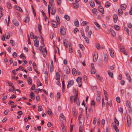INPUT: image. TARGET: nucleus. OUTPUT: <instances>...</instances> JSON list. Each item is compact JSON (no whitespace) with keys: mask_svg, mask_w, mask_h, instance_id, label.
<instances>
[{"mask_svg":"<svg viewBox=\"0 0 132 132\" xmlns=\"http://www.w3.org/2000/svg\"><path fill=\"white\" fill-rule=\"evenodd\" d=\"M31 7H32V11H33V12L34 13V16H36V13H35V11L34 10V8L33 7V6H31Z\"/></svg>","mask_w":132,"mask_h":132,"instance_id":"obj_54","label":"nucleus"},{"mask_svg":"<svg viewBox=\"0 0 132 132\" xmlns=\"http://www.w3.org/2000/svg\"><path fill=\"white\" fill-rule=\"evenodd\" d=\"M77 52L79 54V56L80 58H81L82 57V55L80 51L79 50H78L77 51Z\"/></svg>","mask_w":132,"mask_h":132,"instance_id":"obj_55","label":"nucleus"},{"mask_svg":"<svg viewBox=\"0 0 132 132\" xmlns=\"http://www.w3.org/2000/svg\"><path fill=\"white\" fill-rule=\"evenodd\" d=\"M39 42L38 40L35 39V40L34 42V45L35 46L37 47L39 44Z\"/></svg>","mask_w":132,"mask_h":132,"instance_id":"obj_14","label":"nucleus"},{"mask_svg":"<svg viewBox=\"0 0 132 132\" xmlns=\"http://www.w3.org/2000/svg\"><path fill=\"white\" fill-rule=\"evenodd\" d=\"M96 76L97 77V79L101 82L102 81V78L100 77V75L98 74H96Z\"/></svg>","mask_w":132,"mask_h":132,"instance_id":"obj_24","label":"nucleus"},{"mask_svg":"<svg viewBox=\"0 0 132 132\" xmlns=\"http://www.w3.org/2000/svg\"><path fill=\"white\" fill-rule=\"evenodd\" d=\"M47 113H48L50 115V116H51L52 115V112L50 109H48Z\"/></svg>","mask_w":132,"mask_h":132,"instance_id":"obj_43","label":"nucleus"},{"mask_svg":"<svg viewBox=\"0 0 132 132\" xmlns=\"http://www.w3.org/2000/svg\"><path fill=\"white\" fill-rule=\"evenodd\" d=\"M10 43L11 44V45L12 46H14L15 45V42H14V40L12 39H11L10 40Z\"/></svg>","mask_w":132,"mask_h":132,"instance_id":"obj_47","label":"nucleus"},{"mask_svg":"<svg viewBox=\"0 0 132 132\" xmlns=\"http://www.w3.org/2000/svg\"><path fill=\"white\" fill-rule=\"evenodd\" d=\"M126 105L127 107H130V103L129 101H127L126 102Z\"/></svg>","mask_w":132,"mask_h":132,"instance_id":"obj_32","label":"nucleus"},{"mask_svg":"<svg viewBox=\"0 0 132 132\" xmlns=\"http://www.w3.org/2000/svg\"><path fill=\"white\" fill-rule=\"evenodd\" d=\"M64 18L68 21H69L70 20V17L67 15H65Z\"/></svg>","mask_w":132,"mask_h":132,"instance_id":"obj_37","label":"nucleus"},{"mask_svg":"<svg viewBox=\"0 0 132 132\" xmlns=\"http://www.w3.org/2000/svg\"><path fill=\"white\" fill-rule=\"evenodd\" d=\"M43 110L42 107L41 105L38 106V111H41Z\"/></svg>","mask_w":132,"mask_h":132,"instance_id":"obj_44","label":"nucleus"},{"mask_svg":"<svg viewBox=\"0 0 132 132\" xmlns=\"http://www.w3.org/2000/svg\"><path fill=\"white\" fill-rule=\"evenodd\" d=\"M75 25L77 27H78L79 26V23L77 19L74 21Z\"/></svg>","mask_w":132,"mask_h":132,"instance_id":"obj_22","label":"nucleus"},{"mask_svg":"<svg viewBox=\"0 0 132 132\" xmlns=\"http://www.w3.org/2000/svg\"><path fill=\"white\" fill-rule=\"evenodd\" d=\"M110 31L111 32V34H112V36H114L116 35V33L112 29H110Z\"/></svg>","mask_w":132,"mask_h":132,"instance_id":"obj_27","label":"nucleus"},{"mask_svg":"<svg viewBox=\"0 0 132 132\" xmlns=\"http://www.w3.org/2000/svg\"><path fill=\"white\" fill-rule=\"evenodd\" d=\"M97 119L96 117H94L93 118V124L95 125L96 124V122Z\"/></svg>","mask_w":132,"mask_h":132,"instance_id":"obj_52","label":"nucleus"},{"mask_svg":"<svg viewBox=\"0 0 132 132\" xmlns=\"http://www.w3.org/2000/svg\"><path fill=\"white\" fill-rule=\"evenodd\" d=\"M8 83L9 84V86L11 87L12 88V90H13V89H14V87L13 86V84L11 82H8Z\"/></svg>","mask_w":132,"mask_h":132,"instance_id":"obj_29","label":"nucleus"},{"mask_svg":"<svg viewBox=\"0 0 132 132\" xmlns=\"http://www.w3.org/2000/svg\"><path fill=\"white\" fill-rule=\"evenodd\" d=\"M116 100L117 102L118 103H120V98L118 97H117L116 98Z\"/></svg>","mask_w":132,"mask_h":132,"instance_id":"obj_57","label":"nucleus"},{"mask_svg":"<svg viewBox=\"0 0 132 132\" xmlns=\"http://www.w3.org/2000/svg\"><path fill=\"white\" fill-rule=\"evenodd\" d=\"M12 22L13 24L16 26H18L19 25V23L16 19H13L12 20Z\"/></svg>","mask_w":132,"mask_h":132,"instance_id":"obj_8","label":"nucleus"},{"mask_svg":"<svg viewBox=\"0 0 132 132\" xmlns=\"http://www.w3.org/2000/svg\"><path fill=\"white\" fill-rule=\"evenodd\" d=\"M30 35L31 36V38L34 39L36 38H37V37L36 36L33 34L32 32H31L30 33Z\"/></svg>","mask_w":132,"mask_h":132,"instance_id":"obj_13","label":"nucleus"},{"mask_svg":"<svg viewBox=\"0 0 132 132\" xmlns=\"http://www.w3.org/2000/svg\"><path fill=\"white\" fill-rule=\"evenodd\" d=\"M112 126L113 127H114V128L115 130L117 132H119V129L117 127V126H116V125H113Z\"/></svg>","mask_w":132,"mask_h":132,"instance_id":"obj_30","label":"nucleus"},{"mask_svg":"<svg viewBox=\"0 0 132 132\" xmlns=\"http://www.w3.org/2000/svg\"><path fill=\"white\" fill-rule=\"evenodd\" d=\"M98 56V55H97V56L96 57V56L95 54H94L93 56V60L94 62H96L97 59V57Z\"/></svg>","mask_w":132,"mask_h":132,"instance_id":"obj_25","label":"nucleus"},{"mask_svg":"<svg viewBox=\"0 0 132 132\" xmlns=\"http://www.w3.org/2000/svg\"><path fill=\"white\" fill-rule=\"evenodd\" d=\"M114 27L115 29L117 30H119L120 29V27L118 26L115 25L114 26Z\"/></svg>","mask_w":132,"mask_h":132,"instance_id":"obj_42","label":"nucleus"},{"mask_svg":"<svg viewBox=\"0 0 132 132\" xmlns=\"http://www.w3.org/2000/svg\"><path fill=\"white\" fill-rule=\"evenodd\" d=\"M87 23V22L86 21H84L82 22L81 24L82 26H84Z\"/></svg>","mask_w":132,"mask_h":132,"instance_id":"obj_64","label":"nucleus"},{"mask_svg":"<svg viewBox=\"0 0 132 132\" xmlns=\"http://www.w3.org/2000/svg\"><path fill=\"white\" fill-rule=\"evenodd\" d=\"M121 7L123 10H125L126 7V5L125 4H123L121 5Z\"/></svg>","mask_w":132,"mask_h":132,"instance_id":"obj_36","label":"nucleus"},{"mask_svg":"<svg viewBox=\"0 0 132 132\" xmlns=\"http://www.w3.org/2000/svg\"><path fill=\"white\" fill-rule=\"evenodd\" d=\"M94 24L99 29L101 27L98 23L96 22H94Z\"/></svg>","mask_w":132,"mask_h":132,"instance_id":"obj_45","label":"nucleus"},{"mask_svg":"<svg viewBox=\"0 0 132 132\" xmlns=\"http://www.w3.org/2000/svg\"><path fill=\"white\" fill-rule=\"evenodd\" d=\"M79 6V4L78 3H75L73 6L75 9H77L78 8Z\"/></svg>","mask_w":132,"mask_h":132,"instance_id":"obj_31","label":"nucleus"},{"mask_svg":"<svg viewBox=\"0 0 132 132\" xmlns=\"http://www.w3.org/2000/svg\"><path fill=\"white\" fill-rule=\"evenodd\" d=\"M28 43L29 44H30V45L31 44V42H30V37H29V35H28Z\"/></svg>","mask_w":132,"mask_h":132,"instance_id":"obj_58","label":"nucleus"},{"mask_svg":"<svg viewBox=\"0 0 132 132\" xmlns=\"http://www.w3.org/2000/svg\"><path fill=\"white\" fill-rule=\"evenodd\" d=\"M35 85L34 84L32 85V86L31 87V89L33 90L35 89Z\"/></svg>","mask_w":132,"mask_h":132,"instance_id":"obj_63","label":"nucleus"},{"mask_svg":"<svg viewBox=\"0 0 132 132\" xmlns=\"http://www.w3.org/2000/svg\"><path fill=\"white\" fill-rule=\"evenodd\" d=\"M114 21L115 23L118 20V16L117 14H114L113 16Z\"/></svg>","mask_w":132,"mask_h":132,"instance_id":"obj_11","label":"nucleus"},{"mask_svg":"<svg viewBox=\"0 0 132 132\" xmlns=\"http://www.w3.org/2000/svg\"><path fill=\"white\" fill-rule=\"evenodd\" d=\"M7 7L9 9H11L12 8V6L10 2L7 3Z\"/></svg>","mask_w":132,"mask_h":132,"instance_id":"obj_33","label":"nucleus"},{"mask_svg":"<svg viewBox=\"0 0 132 132\" xmlns=\"http://www.w3.org/2000/svg\"><path fill=\"white\" fill-rule=\"evenodd\" d=\"M59 118L60 120L62 121H65V117L64 116L63 113H61L60 115Z\"/></svg>","mask_w":132,"mask_h":132,"instance_id":"obj_4","label":"nucleus"},{"mask_svg":"<svg viewBox=\"0 0 132 132\" xmlns=\"http://www.w3.org/2000/svg\"><path fill=\"white\" fill-rule=\"evenodd\" d=\"M56 11V9H53V10L51 12V14L52 15H53L55 13Z\"/></svg>","mask_w":132,"mask_h":132,"instance_id":"obj_49","label":"nucleus"},{"mask_svg":"<svg viewBox=\"0 0 132 132\" xmlns=\"http://www.w3.org/2000/svg\"><path fill=\"white\" fill-rule=\"evenodd\" d=\"M60 31L61 34L63 35H64L66 34V31L64 27H61Z\"/></svg>","mask_w":132,"mask_h":132,"instance_id":"obj_2","label":"nucleus"},{"mask_svg":"<svg viewBox=\"0 0 132 132\" xmlns=\"http://www.w3.org/2000/svg\"><path fill=\"white\" fill-rule=\"evenodd\" d=\"M73 91H75L76 93V96H78V90H76V89H73Z\"/></svg>","mask_w":132,"mask_h":132,"instance_id":"obj_60","label":"nucleus"},{"mask_svg":"<svg viewBox=\"0 0 132 132\" xmlns=\"http://www.w3.org/2000/svg\"><path fill=\"white\" fill-rule=\"evenodd\" d=\"M51 23L53 26L55 28H56L57 27V23L56 22L53 20L51 21Z\"/></svg>","mask_w":132,"mask_h":132,"instance_id":"obj_10","label":"nucleus"},{"mask_svg":"<svg viewBox=\"0 0 132 132\" xmlns=\"http://www.w3.org/2000/svg\"><path fill=\"white\" fill-rule=\"evenodd\" d=\"M63 43L64 45L66 48H67L68 46V42L66 39H64L63 40Z\"/></svg>","mask_w":132,"mask_h":132,"instance_id":"obj_6","label":"nucleus"},{"mask_svg":"<svg viewBox=\"0 0 132 132\" xmlns=\"http://www.w3.org/2000/svg\"><path fill=\"white\" fill-rule=\"evenodd\" d=\"M70 69L69 68H68L67 69V70L66 71V73L67 74H69L70 73Z\"/></svg>","mask_w":132,"mask_h":132,"instance_id":"obj_61","label":"nucleus"},{"mask_svg":"<svg viewBox=\"0 0 132 132\" xmlns=\"http://www.w3.org/2000/svg\"><path fill=\"white\" fill-rule=\"evenodd\" d=\"M118 13L119 15H121L122 14V11L121 9H119L118 10Z\"/></svg>","mask_w":132,"mask_h":132,"instance_id":"obj_20","label":"nucleus"},{"mask_svg":"<svg viewBox=\"0 0 132 132\" xmlns=\"http://www.w3.org/2000/svg\"><path fill=\"white\" fill-rule=\"evenodd\" d=\"M110 5V3L108 2H106L105 3V6L106 7H108Z\"/></svg>","mask_w":132,"mask_h":132,"instance_id":"obj_35","label":"nucleus"},{"mask_svg":"<svg viewBox=\"0 0 132 132\" xmlns=\"http://www.w3.org/2000/svg\"><path fill=\"white\" fill-rule=\"evenodd\" d=\"M62 81V87L63 88H64V87L65 86V84H64V80L63 79H61Z\"/></svg>","mask_w":132,"mask_h":132,"instance_id":"obj_56","label":"nucleus"},{"mask_svg":"<svg viewBox=\"0 0 132 132\" xmlns=\"http://www.w3.org/2000/svg\"><path fill=\"white\" fill-rule=\"evenodd\" d=\"M15 7L16 10H18L19 11L22 12L23 11L21 7L17 5H15Z\"/></svg>","mask_w":132,"mask_h":132,"instance_id":"obj_12","label":"nucleus"},{"mask_svg":"<svg viewBox=\"0 0 132 132\" xmlns=\"http://www.w3.org/2000/svg\"><path fill=\"white\" fill-rule=\"evenodd\" d=\"M108 72L109 76L111 78L113 77V74L112 72H111L109 70L108 71Z\"/></svg>","mask_w":132,"mask_h":132,"instance_id":"obj_26","label":"nucleus"},{"mask_svg":"<svg viewBox=\"0 0 132 132\" xmlns=\"http://www.w3.org/2000/svg\"><path fill=\"white\" fill-rule=\"evenodd\" d=\"M69 48L70 53H72L73 52V50L71 46L70 45H69Z\"/></svg>","mask_w":132,"mask_h":132,"instance_id":"obj_38","label":"nucleus"},{"mask_svg":"<svg viewBox=\"0 0 132 132\" xmlns=\"http://www.w3.org/2000/svg\"><path fill=\"white\" fill-rule=\"evenodd\" d=\"M32 79L30 77H29L27 80L29 84H32Z\"/></svg>","mask_w":132,"mask_h":132,"instance_id":"obj_23","label":"nucleus"},{"mask_svg":"<svg viewBox=\"0 0 132 132\" xmlns=\"http://www.w3.org/2000/svg\"><path fill=\"white\" fill-rule=\"evenodd\" d=\"M114 120V122L115 123V125H116V126H118L119 124V122L116 118H115Z\"/></svg>","mask_w":132,"mask_h":132,"instance_id":"obj_34","label":"nucleus"},{"mask_svg":"<svg viewBox=\"0 0 132 132\" xmlns=\"http://www.w3.org/2000/svg\"><path fill=\"white\" fill-rule=\"evenodd\" d=\"M72 73L74 76H76L77 74V71L75 68H73L72 70Z\"/></svg>","mask_w":132,"mask_h":132,"instance_id":"obj_15","label":"nucleus"},{"mask_svg":"<svg viewBox=\"0 0 132 132\" xmlns=\"http://www.w3.org/2000/svg\"><path fill=\"white\" fill-rule=\"evenodd\" d=\"M125 75L127 77V79L129 81V82H130L131 81V78L130 76L128 71H126Z\"/></svg>","mask_w":132,"mask_h":132,"instance_id":"obj_5","label":"nucleus"},{"mask_svg":"<svg viewBox=\"0 0 132 132\" xmlns=\"http://www.w3.org/2000/svg\"><path fill=\"white\" fill-rule=\"evenodd\" d=\"M56 19L57 23L60 24V20L59 17L57 15L56 16Z\"/></svg>","mask_w":132,"mask_h":132,"instance_id":"obj_48","label":"nucleus"},{"mask_svg":"<svg viewBox=\"0 0 132 132\" xmlns=\"http://www.w3.org/2000/svg\"><path fill=\"white\" fill-rule=\"evenodd\" d=\"M108 56L107 55H105L104 56V61H105V62H107L108 61Z\"/></svg>","mask_w":132,"mask_h":132,"instance_id":"obj_46","label":"nucleus"},{"mask_svg":"<svg viewBox=\"0 0 132 132\" xmlns=\"http://www.w3.org/2000/svg\"><path fill=\"white\" fill-rule=\"evenodd\" d=\"M96 70L94 67L91 68V73L92 74H93L95 73Z\"/></svg>","mask_w":132,"mask_h":132,"instance_id":"obj_17","label":"nucleus"},{"mask_svg":"<svg viewBox=\"0 0 132 132\" xmlns=\"http://www.w3.org/2000/svg\"><path fill=\"white\" fill-rule=\"evenodd\" d=\"M74 84V81L73 80H71L69 81L67 85V88H69Z\"/></svg>","mask_w":132,"mask_h":132,"instance_id":"obj_3","label":"nucleus"},{"mask_svg":"<svg viewBox=\"0 0 132 132\" xmlns=\"http://www.w3.org/2000/svg\"><path fill=\"white\" fill-rule=\"evenodd\" d=\"M54 70L53 65H51L50 67V71L51 72L52 71H53Z\"/></svg>","mask_w":132,"mask_h":132,"instance_id":"obj_50","label":"nucleus"},{"mask_svg":"<svg viewBox=\"0 0 132 132\" xmlns=\"http://www.w3.org/2000/svg\"><path fill=\"white\" fill-rule=\"evenodd\" d=\"M127 127H128L129 126V125L131 124V121L130 116L129 115L127 114Z\"/></svg>","mask_w":132,"mask_h":132,"instance_id":"obj_1","label":"nucleus"},{"mask_svg":"<svg viewBox=\"0 0 132 132\" xmlns=\"http://www.w3.org/2000/svg\"><path fill=\"white\" fill-rule=\"evenodd\" d=\"M120 49L121 52H122L123 54L126 55H127V53L126 51H125V48L124 47H123L122 48H120Z\"/></svg>","mask_w":132,"mask_h":132,"instance_id":"obj_16","label":"nucleus"},{"mask_svg":"<svg viewBox=\"0 0 132 132\" xmlns=\"http://www.w3.org/2000/svg\"><path fill=\"white\" fill-rule=\"evenodd\" d=\"M44 51L43 52H42L43 55L44 57H45L46 56V54H47V51L45 48L44 49Z\"/></svg>","mask_w":132,"mask_h":132,"instance_id":"obj_21","label":"nucleus"},{"mask_svg":"<svg viewBox=\"0 0 132 132\" xmlns=\"http://www.w3.org/2000/svg\"><path fill=\"white\" fill-rule=\"evenodd\" d=\"M92 32L91 30H90L89 31V32L88 33V37H89L90 38Z\"/></svg>","mask_w":132,"mask_h":132,"instance_id":"obj_59","label":"nucleus"},{"mask_svg":"<svg viewBox=\"0 0 132 132\" xmlns=\"http://www.w3.org/2000/svg\"><path fill=\"white\" fill-rule=\"evenodd\" d=\"M60 93L58 92L57 94V99H60Z\"/></svg>","mask_w":132,"mask_h":132,"instance_id":"obj_53","label":"nucleus"},{"mask_svg":"<svg viewBox=\"0 0 132 132\" xmlns=\"http://www.w3.org/2000/svg\"><path fill=\"white\" fill-rule=\"evenodd\" d=\"M96 101L98 102H99L101 100V97L100 96H97L96 97Z\"/></svg>","mask_w":132,"mask_h":132,"instance_id":"obj_39","label":"nucleus"},{"mask_svg":"<svg viewBox=\"0 0 132 132\" xmlns=\"http://www.w3.org/2000/svg\"><path fill=\"white\" fill-rule=\"evenodd\" d=\"M90 4L91 7H94L95 6V3L92 0H91L90 1Z\"/></svg>","mask_w":132,"mask_h":132,"instance_id":"obj_18","label":"nucleus"},{"mask_svg":"<svg viewBox=\"0 0 132 132\" xmlns=\"http://www.w3.org/2000/svg\"><path fill=\"white\" fill-rule=\"evenodd\" d=\"M14 104V102L11 101H10L9 102V105H13Z\"/></svg>","mask_w":132,"mask_h":132,"instance_id":"obj_62","label":"nucleus"},{"mask_svg":"<svg viewBox=\"0 0 132 132\" xmlns=\"http://www.w3.org/2000/svg\"><path fill=\"white\" fill-rule=\"evenodd\" d=\"M84 121H83V122L82 123V122L80 121H79L80 127H82L84 125Z\"/></svg>","mask_w":132,"mask_h":132,"instance_id":"obj_51","label":"nucleus"},{"mask_svg":"<svg viewBox=\"0 0 132 132\" xmlns=\"http://www.w3.org/2000/svg\"><path fill=\"white\" fill-rule=\"evenodd\" d=\"M30 98L31 99H33L35 98V95L32 92H31L30 94Z\"/></svg>","mask_w":132,"mask_h":132,"instance_id":"obj_28","label":"nucleus"},{"mask_svg":"<svg viewBox=\"0 0 132 132\" xmlns=\"http://www.w3.org/2000/svg\"><path fill=\"white\" fill-rule=\"evenodd\" d=\"M124 29L126 31L128 35L129 36V31L128 29L126 27H125Z\"/></svg>","mask_w":132,"mask_h":132,"instance_id":"obj_41","label":"nucleus"},{"mask_svg":"<svg viewBox=\"0 0 132 132\" xmlns=\"http://www.w3.org/2000/svg\"><path fill=\"white\" fill-rule=\"evenodd\" d=\"M38 30L39 31L40 33L41 32V30L42 29V26L39 24L38 25Z\"/></svg>","mask_w":132,"mask_h":132,"instance_id":"obj_40","label":"nucleus"},{"mask_svg":"<svg viewBox=\"0 0 132 132\" xmlns=\"http://www.w3.org/2000/svg\"><path fill=\"white\" fill-rule=\"evenodd\" d=\"M98 10L102 13L103 14L104 13V9L103 7L101 6H98Z\"/></svg>","mask_w":132,"mask_h":132,"instance_id":"obj_7","label":"nucleus"},{"mask_svg":"<svg viewBox=\"0 0 132 132\" xmlns=\"http://www.w3.org/2000/svg\"><path fill=\"white\" fill-rule=\"evenodd\" d=\"M76 81L77 82L78 84H80L82 83V78L80 77H78L76 79Z\"/></svg>","mask_w":132,"mask_h":132,"instance_id":"obj_9","label":"nucleus"},{"mask_svg":"<svg viewBox=\"0 0 132 132\" xmlns=\"http://www.w3.org/2000/svg\"><path fill=\"white\" fill-rule=\"evenodd\" d=\"M29 18L27 16H26L23 19V21L25 23H27V22H28L29 21Z\"/></svg>","mask_w":132,"mask_h":132,"instance_id":"obj_19","label":"nucleus"}]
</instances>
